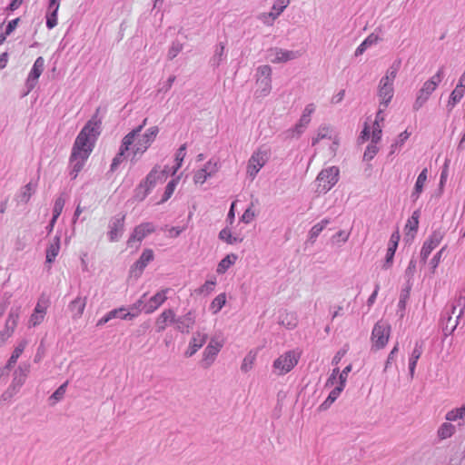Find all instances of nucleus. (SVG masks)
<instances>
[{
	"label": "nucleus",
	"instance_id": "f3484780",
	"mask_svg": "<svg viewBox=\"0 0 465 465\" xmlns=\"http://www.w3.org/2000/svg\"><path fill=\"white\" fill-rule=\"evenodd\" d=\"M218 171V163L213 160H210L203 168L198 170L193 176L195 183L203 184L208 177H211Z\"/></svg>",
	"mask_w": 465,
	"mask_h": 465
},
{
	"label": "nucleus",
	"instance_id": "2f4dec72",
	"mask_svg": "<svg viewBox=\"0 0 465 465\" xmlns=\"http://www.w3.org/2000/svg\"><path fill=\"white\" fill-rule=\"evenodd\" d=\"M238 257L234 253L227 254L223 259L220 261L217 265L216 272L218 274H223L232 265H233Z\"/></svg>",
	"mask_w": 465,
	"mask_h": 465
},
{
	"label": "nucleus",
	"instance_id": "0eeeda50",
	"mask_svg": "<svg viewBox=\"0 0 465 465\" xmlns=\"http://www.w3.org/2000/svg\"><path fill=\"white\" fill-rule=\"evenodd\" d=\"M391 334V326L389 323L379 321L374 325L371 331V342L372 349L381 350L386 346L388 343L389 338Z\"/></svg>",
	"mask_w": 465,
	"mask_h": 465
},
{
	"label": "nucleus",
	"instance_id": "a211bd4d",
	"mask_svg": "<svg viewBox=\"0 0 465 465\" xmlns=\"http://www.w3.org/2000/svg\"><path fill=\"white\" fill-rule=\"evenodd\" d=\"M208 339V335L203 331H196L193 333L187 351H185L186 357H192L194 355L197 351L203 347V345L206 342Z\"/></svg>",
	"mask_w": 465,
	"mask_h": 465
},
{
	"label": "nucleus",
	"instance_id": "2eb2a0df",
	"mask_svg": "<svg viewBox=\"0 0 465 465\" xmlns=\"http://www.w3.org/2000/svg\"><path fill=\"white\" fill-rule=\"evenodd\" d=\"M153 260V252L151 249H145L142 252L140 258L134 263L130 269V274L135 278H139L147 266Z\"/></svg>",
	"mask_w": 465,
	"mask_h": 465
},
{
	"label": "nucleus",
	"instance_id": "6ab92c4d",
	"mask_svg": "<svg viewBox=\"0 0 465 465\" xmlns=\"http://www.w3.org/2000/svg\"><path fill=\"white\" fill-rule=\"evenodd\" d=\"M167 292H168V289L162 290L161 292H158L153 297H151L149 302L143 305V312L147 314L153 312L167 299V297H166Z\"/></svg>",
	"mask_w": 465,
	"mask_h": 465
},
{
	"label": "nucleus",
	"instance_id": "e433bc0d",
	"mask_svg": "<svg viewBox=\"0 0 465 465\" xmlns=\"http://www.w3.org/2000/svg\"><path fill=\"white\" fill-rule=\"evenodd\" d=\"M219 239L221 241L227 242L228 244H234L237 242H241L242 241V238L233 236L232 234L231 229L228 227H225L223 230H221V232H219Z\"/></svg>",
	"mask_w": 465,
	"mask_h": 465
},
{
	"label": "nucleus",
	"instance_id": "0e129e2a",
	"mask_svg": "<svg viewBox=\"0 0 465 465\" xmlns=\"http://www.w3.org/2000/svg\"><path fill=\"white\" fill-rule=\"evenodd\" d=\"M146 296V293H144L136 302H134L131 307H130V311L129 312H132L133 313H136V316H138V314L143 311V305L145 304L144 302V297Z\"/></svg>",
	"mask_w": 465,
	"mask_h": 465
},
{
	"label": "nucleus",
	"instance_id": "864d4df0",
	"mask_svg": "<svg viewBox=\"0 0 465 465\" xmlns=\"http://www.w3.org/2000/svg\"><path fill=\"white\" fill-rule=\"evenodd\" d=\"M147 124V118H144L141 124H139L137 127H135L134 129H133L131 132H129L126 135H124V138H129L130 137V142H132L133 143H134L135 139L137 136L140 135V133L142 132V130L144 128V126L146 125Z\"/></svg>",
	"mask_w": 465,
	"mask_h": 465
},
{
	"label": "nucleus",
	"instance_id": "5701e85b",
	"mask_svg": "<svg viewBox=\"0 0 465 465\" xmlns=\"http://www.w3.org/2000/svg\"><path fill=\"white\" fill-rule=\"evenodd\" d=\"M168 171L164 168L163 170H159V166H154L152 171L147 174L144 179V183L148 184L151 188L154 187L156 182L158 180H163L167 177Z\"/></svg>",
	"mask_w": 465,
	"mask_h": 465
},
{
	"label": "nucleus",
	"instance_id": "ddd939ff",
	"mask_svg": "<svg viewBox=\"0 0 465 465\" xmlns=\"http://www.w3.org/2000/svg\"><path fill=\"white\" fill-rule=\"evenodd\" d=\"M155 230L154 225L152 223H143L136 226L130 235L127 245L133 247L134 242H141L148 234L153 232Z\"/></svg>",
	"mask_w": 465,
	"mask_h": 465
},
{
	"label": "nucleus",
	"instance_id": "c85d7f7f",
	"mask_svg": "<svg viewBox=\"0 0 465 465\" xmlns=\"http://www.w3.org/2000/svg\"><path fill=\"white\" fill-rule=\"evenodd\" d=\"M60 251V236L56 235L54 237L52 242L46 249V262L52 263Z\"/></svg>",
	"mask_w": 465,
	"mask_h": 465
},
{
	"label": "nucleus",
	"instance_id": "79ce46f5",
	"mask_svg": "<svg viewBox=\"0 0 465 465\" xmlns=\"http://www.w3.org/2000/svg\"><path fill=\"white\" fill-rule=\"evenodd\" d=\"M21 387L11 382L9 387L0 396V401H9L19 391Z\"/></svg>",
	"mask_w": 465,
	"mask_h": 465
},
{
	"label": "nucleus",
	"instance_id": "6e6552de",
	"mask_svg": "<svg viewBox=\"0 0 465 465\" xmlns=\"http://www.w3.org/2000/svg\"><path fill=\"white\" fill-rule=\"evenodd\" d=\"M158 134L159 128L157 126H153L147 129L146 132L137 139L136 143L132 144L134 145V157L138 153L143 154L145 153L155 140Z\"/></svg>",
	"mask_w": 465,
	"mask_h": 465
},
{
	"label": "nucleus",
	"instance_id": "13d9d810",
	"mask_svg": "<svg viewBox=\"0 0 465 465\" xmlns=\"http://www.w3.org/2000/svg\"><path fill=\"white\" fill-rule=\"evenodd\" d=\"M410 135H411V134L408 131H404V132L401 133L399 134L397 140L395 141V143H392L391 146V153H394L395 149L398 146H401L405 143V141L410 137Z\"/></svg>",
	"mask_w": 465,
	"mask_h": 465
},
{
	"label": "nucleus",
	"instance_id": "9d476101",
	"mask_svg": "<svg viewBox=\"0 0 465 465\" xmlns=\"http://www.w3.org/2000/svg\"><path fill=\"white\" fill-rule=\"evenodd\" d=\"M223 347V343L214 338H212L209 344L203 351L201 361L202 367L208 369L215 361L216 356Z\"/></svg>",
	"mask_w": 465,
	"mask_h": 465
},
{
	"label": "nucleus",
	"instance_id": "3c124183",
	"mask_svg": "<svg viewBox=\"0 0 465 465\" xmlns=\"http://www.w3.org/2000/svg\"><path fill=\"white\" fill-rule=\"evenodd\" d=\"M183 45L179 41H174L172 43L167 54V57L169 60L174 59L178 54L183 50Z\"/></svg>",
	"mask_w": 465,
	"mask_h": 465
},
{
	"label": "nucleus",
	"instance_id": "603ef678",
	"mask_svg": "<svg viewBox=\"0 0 465 465\" xmlns=\"http://www.w3.org/2000/svg\"><path fill=\"white\" fill-rule=\"evenodd\" d=\"M65 203V199L63 194H61L54 202V209H53V216L54 219H58L60 214L63 212L64 206Z\"/></svg>",
	"mask_w": 465,
	"mask_h": 465
},
{
	"label": "nucleus",
	"instance_id": "c03bdc74",
	"mask_svg": "<svg viewBox=\"0 0 465 465\" xmlns=\"http://www.w3.org/2000/svg\"><path fill=\"white\" fill-rule=\"evenodd\" d=\"M465 418V403L458 409L450 411L446 414V420L450 421H455L459 419H464Z\"/></svg>",
	"mask_w": 465,
	"mask_h": 465
},
{
	"label": "nucleus",
	"instance_id": "f257e3e1",
	"mask_svg": "<svg viewBox=\"0 0 465 465\" xmlns=\"http://www.w3.org/2000/svg\"><path fill=\"white\" fill-rule=\"evenodd\" d=\"M100 111L101 107H98L74 141L70 156V164L72 166L70 175L72 179H75L83 169L101 133L102 116H99Z\"/></svg>",
	"mask_w": 465,
	"mask_h": 465
},
{
	"label": "nucleus",
	"instance_id": "7ed1b4c3",
	"mask_svg": "<svg viewBox=\"0 0 465 465\" xmlns=\"http://www.w3.org/2000/svg\"><path fill=\"white\" fill-rule=\"evenodd\" d=\"M443 78V68L439 71L430 79L427 80L422 87L417 93L416 99L413 103V111H419L429 100L430 94L436 90L439 84Z\"/></svg>",
	"mask_w": 465,
	"mask_h": 465
},
{
	"label": "nucleus",
	"instance_id": "4be33fe9",
	"mask_svg": "<svg viewBox=\"0 0 465 465\" xmlns=\"http://www.w3.org/2000/svg\"><path fill=\"white\" fill-rule=\"evenodd\" d=\"M129 139H130V137L129 138L124 137L122 139L119 152L112 161V163L110 166L111 172H114L118 168V166L124 160V156L125 153L130 150V147L132 146L133 143L130 142Z\"/></svg>",
	"mask_w": 465,
	"mask_h": 465
},
{
	"label": "nucleus",
	"instance_id": "412c9836",
	"mask_svg": "<svg viewBox=\"0 0 465 465\" xmlns=\"http://www.w3.org/2000/svg\"><path fill=\"white\" fill-rule=\"evenodd\" d=\"M175 313L173 310H164L156 319L155 326L156 331L162 332L165 330L168 323H174Z\"/></svg>",
	"mask_w": 465,
	"mask_h": 465
},
{
	"label": "nucleus",
	"instance_id": "4d7b16f0",
	"mask_svg": "<svg viewBox=\"0 0 465 465\" xmlns=\"http://www.w3.org/2000/svg\"><path fill=\"white\" fill-rule=\"evenodd\" d=\"M290 2L291 0H275L272 7V12L278 14L279 16L289 5Z\"/></svg>",
	"mask_w": 465,
	"mask_h": 465
},
{
	"label": "nucleus",
	"instance_id": "4c0bfd02",
	"mask_svg": "<svg viewBox=\"0 0 465 465\" xmlns=\"http://www.w3.org/2000/svg\"><path fill=\"white\" fill-rule=\"evenodd\" d=\"M342 388L336 386L329 394L327 399L321 404L320 409L322 411L327 410L339 397L341 392L342 391Z\"/></svg>",
	"mask_w": 465,
	"mask_h": 465
},
{
	"label": "nucleus",
	"instance_id": "de8ad7c7",
	"mask_svg": "<svg viewBox=\"0 0 465 465\" xmlns=\"http://www.w3.org/2000/svg\"><path fill=\"white\" fill-rule=\"evenodd\" d=\"M455 431V427L450 423H443L439 429L438 434L441 439L450 437Z\"/></svg>",
	"mask_w": 465,
	"mask_h": 465
},
{
	"label": "nucleus",
	"instance_id": "8fccbe9b",
	"mask_svg": "<svg viewBox=\"0 0 465 465\" xmlns=\"http://www.w3.org/2000/svg\"><path fill=\"white\" fill-rule=\"evenodd\" d=\"M256 79H272V67L268 64L257 68Z\"/></svg>",
	"mask_w": 465,
	"mask_h": 465
},
{
	"label": "nucleus",
	"instance_id": "ea45409f",
	"mask_svg": "<svg viewBox=\"0 0 465 465\" xmlns=\"http://www.w3.org/2000/svg\"><path fill=\"white\" fill-rule=\"evenodd\" d=\"M20 312H21V308L20 307L11 308V310L9 312L8 318L6 320L5 325L9 326L14 331H15L16 325H17V321H18L19 316H20Z\"/></svg>",
	"mask_w": 465,
	"mask_h": 465
},
{
	"label": "nucleus",
	"instance_id": "7c9ffc66",
	"mask_svg": "<svg viewBox=\"0 0 465 465\" xmlns=\"http://www.w3.org/2000/svg\"><path fill=\"white\" fill-rule=\"evenodd\" d=\"M256 97H265L272 91V79H256Z\"/></svg>",
	"mask_w": 465,
	"mask_h": 465
},
{
	"label": "nucleus",
	"instance_id": "1a4fd4ad",
	"mask_svg": "<svg viewBox=\"0 0 465 465\" xmlns=\"http://www.w3.org/2000/svg\"><path fill=\"white\" fill-rule=\"evenodd\" d=\"M301 56L299 51L272 47L267 50V59L272 64L287 63Z\"/></svg>",
	"mask_w": 465,
	"mask_h": 465
},
{
	"label": "nucleus",
	"instance_id": "aec40b11",
	"mask_svg": "<svg viewBox=\"0 0 465 465\" xmlns=\"http://www.w3.org/2000/svg\"><path fill=\"white\" fill-rule=\"evenodd\" d=\"M194 322L195 317L192 312H189L181 317H175L174 322L176 329L183 333H189L191 329L194 325Z\"/></svg>",
	"mask_w": 465,
	"mask_h": 465
},
{
	"label": "nucleus",
	"instance_id": "bb28decb",
	"mask_svg": "<svg viewBox=\"0 0 465 465\" xmlns=\"http://www.w3.org/2000/svg\"><path fill=\"white\" fill-rule=\"evenodd\" d=\"M421 354H422V343L417 341L415 343L414 349H413V351L411 354L410 360H409V371H410V376L411 379L414 377L417 361L420 358Z\"/></svg>",
	"mask_w": 465,
	"mask_h": 465
},
{
	"label": "nucleus",
	"instance_id": "58836bf2",
	"mask_svg": "<svg viewBox=\"0 0 465 465\" xmlns=\"http://www.w3.org/2000/svg\"><path fill=\"white\" fill-rule=\"evenodd\" d=\"M151 190L152 188L148 184H146L144 182H141L134 190V197L136 201H143Z\"/></svg>",
	"mask_w": 465,
	"mask_h": 465
},
{
	"label": "nucleus",
	"instance_id": "4468645a",
	"mask_svg": "<svg viewBox=\"0 0 465 465\" xmlns=\"http://www.w3.org/2000/svg\"><path fill=\"white\" fill-rule=\"evenodd\" d=\"M45 68V60L42 56L36 58L34 63L33 68L31 69L28 77L26 79L25 85L27 87V93L31 92L36 85L37 80L42 74Z\"/></svg>",
	"mask_w": 465,
	"mask_h": 465
},
{
	"label": "nucleus",
	"instance_id": "37998d69",
	"mask_svg": "<svg viewBox=\"0 0 465 465\" xmlns=\"http://www.w3.org/2000/svg\"><path fill=\"white\" fill-rule=\"evenodd\" d=\"M329 223H330V220L329 219H323L320 223H318L315 225H313L312 228L311 229L310 232H309L310 239L312 240V239L317 238L319 236V234L322 232V230Z\"/></svg>",
	"mask_w": 465,
	"mask_h": 465
},
{
	"label": "nucleus",
	"instance_id": "6e6d98bb",
	"mask_svg": "<svg viewBox=\"0 0 465 465\" xmlns=\"http://www.w3.org/2000/svg\"><path fill=\"white\" fill-rule=\"evenodd\" d=\"M378 151H379V148L377 146V143H374L371 141V143L367 146V148H366V150L364 152L363 160L364 161H371L377 154Z\"/></svg>",
	"mask_w": 465,
	"mask_h": 465
},
{
	"label": "nucleus",
	"instance_id": "20e7f679",
	"mask_svg": "<svg viewBox=\"0 0 465 465\" xmlns=\"http://www.w3.org/2000/svg\"><path fill=\"white\" fill-rule=\"evenodd\" d=\"M270 157V151L264 147L258 148L248 160L246 173L253 180L259 171L266 164Z\"/></svg>",
	"mask_w": 465,
	"mask_h": 465
},
{
	"label": "nucleus",
	"instance_id": "f03ea898",
	"mask_svg": "<svg viewBox=\"0 0 465 465\" xmlns=\"http://www.w3.org/2000/svg\"><path fill=\"white\" fill-rule=\"evenodd\" d=\"M399 70V64H393L386 71L385 75L380 80L378 85V96L381 106L387 108L394 95L393 83Z\"/></svg>",
	"mask_w": 465,
	"mask_h": 465
},
{
	"label": "nucleus",
	"instance_id": "bf43d9fd",
	"mask_svg": "<svg viewBox=\"0 0 465 465\" xmlns=\"http://www.w3.org/2000/svg\"><path fill=\"white\" fill-rule=\"evenodd\" d=\"M185 150H186V144H183L178 149L176 155H175V161L177 162L176 166L173 169V174H174L177 170L181 167L182 163L185 156Z\"/></svg>",
	"mask_w": 465,
	"mask_h": 465
},
{
	"label": "nucleus",
	"instance_id": "cd10ccee",
	"mask_svg": "<svg viewBox=\"0 0 465 465\" xmlns=\"http://www.w3.org/2000/svg\"><path fill=\"white\" fill-rule=\"evenodd\" d=\"M86 305V298H82L80 296L76 297L74 301H72L69 304V310L73 313L74 319H78L84 313V308Z\"/></svg>",
	"mask_w": 465,
	"mask_h": 465
},
{
	"label": "nucleus",
	"instance_id": "a18cd8bd",
	"mask_svg": "<svg viewBox=\"0 0 465 465\" xmlns=\"http://www.w3.org/2000/svg\"><path fill=\"white\" fill-rule=\"evenodd\" d=\"M226 302V295L225 293H221L217 295L211 303V309L213 310V313H217L222 310Z\"/></svg>",
	"mask_w": 465,
	"mask_h": 465
},
{
	"label": "nucleus",
	"instance_id": "e2e57ef3",
	"mask_svg": "<svg viewBox=\"0 0 465 465\" xmlns=\"http://www.w3.org/2000/svg\"><path fill=\"white\" fill-rule=\"evenodd\" d=\"M446 249V246L442 247L434 256L433 258L430 260V270H431V272L434 273L435 272V270L436 268L438 267V265L440 264V259H441V255L443 253V252L445 251Z\"/></svg>",
	"mask_w": 465,
	"mask_h": 465
},
{
	"label": "nucleus",
	"instance_id": "c9c22d12",
	"mask_svg": "<svg viewBox=\"0 0 465 465\" xmlns=\"http://www.w3.org/2000/svg\"><path fill=\"white\" fill-rule=\"evenodd\" d=\"M465 91L460 88H456L451 92L449 101L447 103V108L450 112L455 105L462 99Z\"/></svg>",
	"mask_w": 465,
	"mask_h": 465
},
{
	"label": "nucleus",
	"instance_id": "49530a36",
	"mask_svg": "<svg viewBox=\"0 0 465 465\" xmlns=\"http://www.w3.org/2000/svg\"><path fill=\"white\" fill-rule=\"evenodd\" d=\"M67 385H68V381H65L61 386H59L56 389V391L50 396L49 400L53 401V404L61 401L64 398Z\"/></svg>",
	"mask_w": 465,
	"mask_h": 465
},
{
	"label": "nucleus",
	"instance_id": "69168bd1",
	"mask_svg": "<svg viewBox=\"0 0 465 465\" xmlns=\"http://www.w3.org/2000/svg\"><path fill=\"white\" fill-rule=\"evenodd\" d=\"M57 13L55 10L48 12L46 15V26L49 29L54 28L57 25Z\"/></svg>",
	"mask_w": 465,
	"mask_h": 465
},
{
	"label": "nucleus",
	"instance_id": "9b49d317",
	"mask_svg": "<svg viewBox=\"0 0 465 465\" xmlns=\"http://www.w3.org/2000/svg\"><path fill=\"white\" fill-rule=\"evenodd\" d=\"M124 219L125 215L121 214L116 215L110 220L108 225V237L110 242H117L123 235L124 231Z\"/></svg>",
	"mask_w": 465,
	"mask_h": 465
},
{
	"label": "nucleus",
	"instance_id": "c756f323",
	"mask_svg": "<svg viewBox=\"0 0 465 465\" xmlns=\"http://www.w3.org/2000/svg\"><path fill=\"white\" fill-rule=\"evenodd\" d=\"M380 41V37L378 35L372 33L369 35L362 42L361 44L356 48L354 55L360 56L361 55L368 47L377 44Z\"/></svg>",
	"mask_w": 465,
	"mask_h": 465
},
{
	"label": "nucleus",
	"instance_id": "338daca9",
	"mask_svg": "<svg viewBox=\"0 0 465 465\" xmlns=\"http://www.w3.org/2000/svg\"><path fill=\"white\" fill-rule=\"evenodd\" d=\"M381 127L380 124L373 123V130H372V135H371V141L374 143H378L381 139Z\"/></svg>",
	"mask_w": 465,
	"mask_h": 465
},
{
	"label": "nucleus",
	"instance_id": "5fc2aeb1",
	"mask_svg": "<svg viewBox=\"0 0 465 465\" xmlns=\"http://www.w3.org/2000/svg\"><path fill=\"white\" fill-rule=\"evenodd\" d=\"M125 311L126 309L124 307H121L112 310L109 312H115V318H120L123 320H132L136 317V313H133L132 312H125Z\"/></svg>",
	"mask_w": 465,
	"mask_h": 465
},
{
	"label": "nucleus",
	"instance_id": "052dcab7",
	"mask_svg": "<svg viewBox=\"0 0 465 465\" xmlns=\"http://www.w3.org/2000/svg\"><path fill=\"white\" fill-rule=\"evenodd\" d=\"M177 183L178 182L176 179H173L167 183L162 202L167 201L172 196V194L173 193V192L175 190Z\"/></svg>",
	"mask_w": 465,
	"mask_h": 465
},
{
	"label": "nucleus",
	"instance_id": "39448f33",
	"mask_svg": "<svg viewBox=\"0 0 465 465\" xmlns=\"http://www.w3.org/2000/svg\"><path fill=\"white\" fill-rule=\"evenodd\" d=\"M339 179V169L335 166H331L323 169L320 172L317 176L319 193H326L329 192L338 182Z\"/></svg>",
	"mask_w": 465,
	"mask_h": 465
},
{
	"label": "nucleus",
	"instance_id": "a19ab883",
	"mask_svg": "<svg viewBox=\"0 0 465 465\" xmlns=\"http://www.w3.org/2000/svg\"><path fill=\"white\" fill-rule=\"evenodd\" d=\"M278 17V14L272 11L268 13H261L257 15V19L267 26H272Z\"/></svg>",
	"mask_w": 465,
	"mask_h": 465
},
{
	"label": "nucleus",
	"instance_id": "774afa93",
	"mask_svg": "<svg viewBox=\"0 0 465 465\" xmlns=\"http://www.w3.org/2000/svg\"><path fill=\"white\" fill-rule=\"evenodd\" d=\"M255 217V213L252 209V207H249L245 210V212L242 213L241 217V221L244 223H250Z\"/></svg>",
	"mask_w": 465,
	"mask_h": 465
},
{
	"label": "nucleus",
	"instance_id": "473e14b6",
	"mask_svg": "<svg viewBox=\"0 0 465 465\" xmlns=\"http://www.w3.org/2000/svg\"><path fill=\"white\" fill-rule=\"evenodd\" d=\"M457 309H459L457 319H460L465 309V290L460 292L458 298L455 300V303L451 305V313H456Z\"/></svg>",
	"mask_w": 465,
	"mask_h": 465
},
{
	"label": "nucleus",
	"instance_id": "72a5a7b5",
	"mask_svg": "<svg viewBox=\"0 0 465 465\" xmlns=\"http://www.w3.org/2000/svg\"><path fill=\"white\" fill-rule=\"evenodd\" d=\"M26 344H27V341L25 340L22 341L21 342H19V344L15 348L11 357L9 358V360L5 365V369L10 370L15 364L18 358L23 353Z\"/></svg>",
	"mask_w": 465,
	"mask_h": 465
},
{
	"label": "nucleus",
	"instance_id": "393cba45",
	"mask_svg": "<svg viewBox=\"0 0 465 465\" xmlns=\"http://www.w3.org/2000/svg\"><path fill=\"white\" fill-rule=\"evenodd\" d=\"M427 177H428V169L424 168L420 172V173L418 175L417 181L414 185V189L411 195V198L413 202H416L420 198V195L423 191L424 184L427 181Z\"/></svg>",
	"mask_w": 465,
	"mask_h": 465
},
{
	"label": "nucleus",
	"instance_id": "09e8293b",
	"mask_svg": "<svg viewBox=\"0 0 465 465\" xmlns=\"http://www.w3.org/2000/svg\"><path fill=\"white\" fill-rule=\"evenodd\" d=\"M256 355L250 351L243 359L242 363L241 365V370L243 372H248L252 368V364L255 361Z\"/></svg>",
	"mask_w": 465,
	"mask_h": 465
},
{
	"label": "nucleus",
	"instance_id": "b1692460",
	"mask_svg": "<svg viewBox=\"0 0 465 465\" xmlns=\"http://www.w3.org/2000/svg\"><path fill=\"white\" fill-rule=\"evenodd\" d=\"M30 372V364L23 363L14 371L12 382L22 387Z\"/></svg>",
	"mask_w": 465,
	"mask_h": 465
},
{
	"label": "nucleus",
	"instance_id": "680f3d73",
	"mask_svg": "<svg viewBox=\"0 0 465 465\" xmlns=\"http://www.w3.org/2000/svg\"><path fill=\"white\" fill-rule=\"evenodd\" d=\"M420 211L416 210L412 213L411 219H409L406 227L411 231H417L419 224Z\"/></svg>",
	"mask_w": 465,
	"mask_h": 465
},
{
	"label": "nucleus",
	"instance_id": "a878e982",
	"mask_svg": "<svg viewBox=\"0 0 465 465\" xmlns=\"http://www.w3.org/2000/svg\"><path fill=\"white\" fill-rule=\"evenodd\" d=\"M452 314L450 309L442 315V329L445 335L451 334L458 325L459 319L452 321Z\"/></svg>",
	"mask_w": 465,
	"mask_h": 465
},
{
	"label": "nucleus",
	"instance_id": "f704fd0d",
	"mask_svg": "<svg viewBox=\"0 0 465 465\" xmlns=\"http://www.w3.org/2000/svg\"><path fill=\"white\" fill-rule=\"evenodd\" d=\"M224 58H225V45L221 42L216 45L214 54L212 58L213 65L214 67L220 66V64L223 62Z\"/></svg>",
	"mask_w": 465,
	"mask_h": 465
},
{
	"label": "nucleus",
	"instance_id": "f8f14e48",
	"mask_svg": "<svg viewBox=\"0 0 465 465\" xmlns=\"http://www.w3.org/2000/svg\"><path fill=\"white\" fill-rule=\"evenodd\" d=\"M443 239V232L440 231H434L430 238L425 241L420 251V259L426 262L431 252L440 243Z\"/></svg>",
	"mask_w": 465,
	"mask_h": 465
},
{
	"label": "nucleus",
	"instance_id": "423d86ee",
	"mask_svg": "<svg viewBox=\"0 0 465 465\" xmlns=\"http://www.w3.org/2000/svg\"><path fill=\"white\" fill-rule=\"evenodd\" d=\"M300 353L295 351H289L279 356L272 364L278 375H283L291 371L298 363Z\"/></svg>",
	"mask_w": 465,
	"mask_h": 465
},
{
	"label": "nucleus",
	"instance_id": "dca6fc26",
	"mask_svg": "<svg viewBox=\"0 0 465 465\" xmlns=\"http://www.w3.org/2000/svg\"><path fill=\"white\" fill-rule=\"evenodd\" d=\"M322 139H330L333 140L332 145L331 146V150L335 152L338 145L339 141L336 134H333V131L328 125H322L318 128L316 136L312 138V144L315 145Z\"/></svg>",
	"mask_w": 465,
	"mask_h": 465
}]
</instances>
